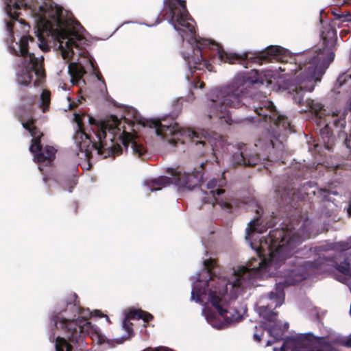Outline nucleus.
<instances>
[{"instance_id":"f257e3e1","label":"nucleus","mask_w":351,"mask_h":351,"mask_svg":"<svg viewBox=\"0 0 351 351\" xmlns=\"http://www.w3.org/2000/svg\"><path fill=\"white\" fill-rule=\"evenodd\" d=\"M308 224L306 220L298 229L293 224L284 225L281 228L270 230L266 237H259L264 230L259 227L258 218L250 221L245 238L256 257L234 270L230 280L213 271L217 265L215 259L203 260L204 268L191 277V300L202 305V313L206 322L217 329L240 322L246 309L239 305L236 298L247 286L253 285L256 279L274 275V271L284 265V271L280 272L285 280L277 283L274 290L267 295L261 297L257 307L260 316L273 323L267 326L269 334L275 341L281 339L283 330L273 310L284 302V287L305 278L301 265L293 269L287 267L295 263L293 255L298 252L297 247L310 238Z\"/></svg>"},{"instance_id":"f03ea898","label":"nucleus","mask_w":351,"mask_h":351,"mask_svg":"<svg viewBox=\"0 0 351 351\" xmlns=\"http://www.w3.org/2000/svg\"><path fill=\"white\" fill-rule=\"evenodd\" d=\"M335 34V31L331 28L326 35L324 32H322V44L298 56L299 64L294 66L295 69L287 68V64H283V66L274 69H267L262 73L265 80L257 70L253 69L248 75H235L230 82L208 93L205 114L209 118H224L225 121L230 124L228 122L230 109L252 105V108L259 118L250 117L247 119L254 122L263 121L274 124V126H271V130L274 139H260L254 145L255 147L263 149L265 153L262 154L245 145H228V149L232 152L233 164L252 166L258 164L261 159L276 160L283 152L284 146L279 138L282 137L283 140L291 132L290 122L287 118L278 113L273 102L267 99L266 96H250L252 86L263 85L265 83L271 84V79L279 77L278 70L294 72L289 93L294 102L302 108L301 111H312L319 118L328 114L321 103L304 97L306 93H311L315 85L321 82L322 76L334 59Z\"/></svg>"},{"instance_id":"7ed1b4c3","label":"nucleus","mask_w":351,"mask_h":351,"mask_svg":"<svg viewBox=\"0 0 351 351\" xmlns=\"http://www.w3.org/2000/svg\"><path fill=\"white\" fill-rule=\"evenodd\" d=\"M26 6L24 0H5L8 16L5 19V40L10 52L19 57L14 66L15 80L24 86L37 85L45 77L44 58L30 51L33 47L47 51L53 44L62 58L69 60L75 54L74 48L79 50L87 42L83 27L68 16L62 7L47 2L29 11L35 24V41L28 35L29 25L17 18L20 10Z\"/></svg>"},{"instance_id":"20e7f679","label":"nucleus","mask_w":351,"mask_h":351,"mask_svg":"<svg viewBox=\"0 0 351 351\" xmlns=\"http://www.w3.org/2000/svg\"><path fill=\"white\" fill-rule=\"evenodd\" d=\"M160 14L173 26L183 40L181 56L189 71L186 74V79L194 88H202L204 85L202 82L196 81L199 75L195 74L196 71L213 70V66L206 60L207 49L215 51L221 62L237 63L245 67L250 62L263 64L269 62L287 61L289 51L280 46L271 45L263 51L238 54L225 51L215 42L200 38L196 34L195 21L189 15L184 0H163V8Z\"/></svg>"},{"instance_id":"39448f33","label":"nucleus","mask_w":351,"mask_h":351,"mask_svg":"<svg viewBox=\"0 0 351 351\" xmlns=\"http://www.w3.org/2000/svg\"><path fill=\"white\" fill-rule=\"evenodd\" d=\"M74 120L77 126L73 137L78 149L76 154L78 165L84 170L91 167L94 154L100 156L103 149L113 147L114 144L108 145V140L111 143L114 141L117 145L121 143L127 149L130 147L134 156L143 159L146 153L145 147L125 131L124 121L117 117L110 115L96 121L89 115L75 113Z\"/></svg>"},{"instance_id":"423d86ee","label":"nucleus","mask_w":351,"mask_h":351,"mask_svg":"<svg viewBox=\"0 0 351 351\" xmlns=\"http://www.w3.org/2000/svg\"><path fill=\"white\" fill-rule=\"evenodd\" d=\"M75 293H70L55 308L51 317V324L57 329L62 330L72 342L82 341L86 333L94 332L99 343L104 341L99 329L88 321L91 312L78 306Z\"/></svg>"},{"instance_id":"0eeeda50","label":"nucleus","mask_w":351,"mask_h":351,"mask_svg":"<svg viewBox=\"0 0 351 351\" xmlns=\"http://www.w3.org/2000/svg\"><path fill=\"white\" fill-rule=\"evenodd\" d=\"M140 124L144 128L152 130L156 136L162 138L171 137L168 142L172 145H176L180 142V137H187L201 152L202 147H210L211 150L215 151L222 143L221 137L217 134L210 135L205 130L195 132L189 128H182L176 123L167 124L156 119H142Z\"/></svg>"},{"instance_id":"6e6552de","label":"nucleus","mask_w":351,"mask_h":351,"mask_svg":"<svg viewBox=\"0 0 351 351\" xmlns=\"http://www.w3.org/2000/svg\"><path fill=\"white\" fill-rule=\"evenodd\" d=\"M226 184L223 173L218 176L217 178L210 179L206 184L208 191L204 192L205 196L202 197V199L205 203L211 204L215 209L219 208L225 213H230L232 206L230 199L226 196L225 190L222 189Z\"/></svg>"},{"instance_id":"1a4fd4ad","label":"nucleus","mask_w":351,"mask_h":351,"mask_svg":"<svg viewBox=\"0 0 351 351\" xmlns=\"http://www.w3.org/2000/svg\"><path fill=\"white\" fill-rule=\"evenodd\" d=\"M172 178L160 176L156 179L145 180L143 182L145 192H152L160 190L171 184L174 183L179 187H185L191 189L195 184L197 178L193 173L176 171L172 174Z\"/></svg>"},{"instance_id":"9d476101","label":"nucleus","mask_w":351,"mask_h":351,"mask_svg":"<svg viewBox=\"0 0 351 351\" xmlns=\"http://www.w3.org/2000/svg\"><path fill=\"white\" fill-rule=\"evenodd\" d=\"M21 123L32 136L29 150L34 154V160L38 162H45L46 165L51 163L55 158L56 149L49 145H46L45 147L41 146L40 138L43 133L33 125L32 119H28L27 121L21 120Z\"/></svg>"},{"instance_id":"9b49d317","label":"nucleus","mask_w":351,"mask_h":351,"mask_svg":"<svg viewBox=\"0 0 351 351\" xmlns=\"http://www.w3.org/2000/svg\"><path fill=\"white\" fill-rule=\"evenodd\" d=\"M133 318L142 319L145 322H147L153 319V315L147 312L139 309H134L129 311L125 315L122 324V327L125 330V333L121 337V340L117 341L118 343H123L124 340L130 339L132 335V324L130 322V319Z\"/></svg>"},{"instance_id":"f8f14e48","label":"nucleus","mask_w":351,"mask_h":351,"mask_svg":"<svg viewBox=\"0 0 351 351\" xmlns=\"http://www.w3.org/2000/svg\"><path fill=\"white\" fill-rule=\"evenodd\" d=\"M68 73L71 77V82L73 85H75L82 88L85 85V81L83 76L86 74V71L81 62H71L68 65Z\"/></svg>"},{"instance_id":"ddd939ff","label":"nucleus","mask_w":351,"mask_h":351,"mask_svg":"<svg viewBox=\"0 0 351 351\" xmlns=\"http://www.w3.org/2000/svg\"><path fill=\"white\" fill-rule=\"evenodd\" d=\"M351 87V71L342 73L339 75L332 91L339 94L342 91H347ZM347 108L351 110V97L347 103Z\"/></svg>"},{"instance_id":"4468645a","label":"nucleus","mask_w":351,"mask_h":351,"mask_svg":"<svg viewBox=\"0 0 351 351\" xmlns=\"http://www.w3.org/2000/svg\"><path fill=\"white\" fill-rule=\"evenodd\" d=\"M50 104V93L47 90H43L38 104V107L42 110L43 112H45Z\"/></svg>"},{"instance_id":"2eb2a0df","label":"nucleus","mask_w":351,"mask_h":351,"mask_svg":"<svg viewBox=\"0 0 351 351\" xmlns=\"http://www.w3.org/2000/svg\"><path fill=\"white\" fill-rule=\"evenodd\" d=\"M339 23L351 22V14L349 12H340L336 15V21Z\"/></svg>"},{"instance_id":"dca6fc26","label":"nucleus","mask_w":351,"mask_h":351,"mask_svg":"<svg viewBox=\"0 0 351 351\" xmlns=\"http://www.w3.org/2000/svg\"><path fill=\"white\" fill-rule=\"evenodd\" d=\"M76 178L75 176H72L64 184V190H67L69 192H72L73 189L76 185Z\"/></svg>"},{"instance_id":"f3484780","label":"nucleus","mask_w":351,"mask_h":351,"mask_svg":"<svg viewBox=\"0 0 351 351\" xmlns=\"http://www.w3.org/2000/svg\"><path fill=\"white\" fill-rule=\"evenodd\" d=\"M335 340L343 346L351 347V334L345 338L338 334L335 336Z\"/></svg>"},{"instance_id":"a211bd4d","label":"nucleus","mask_w":351,"mask_h":351,"mask_svg":"<svg viewBox=\"0 0 351 351\" xmlns=\"http://www.w3.org/2000/svg\"><path fill=\"white\" fill-rule=\"evenodd\" d=\"M143 351H174L172 349H170L167 347H158L156 348H147L144 350Z\"/></svg>"},{"instance_id":"6ab92c4d","label":"nucleus","mask_w":351,"mask_h":351,"mask_svg":"<svg viewBox=\"0 0 351 351\" xmlns=\"http://www.w3.org/2000/svg\"><path fill=\"white\" fill-rule=\"evenodd\" d=\"M331 12H332V14L334 15L335 16V21H336V15L339 14L340 12L338 11V9L337 8H334V9H331Z\"/></svg>"},{"instance_id":"aec40b11","label":"nucleus","mask_w":351,"mask_h":351,"mask_svg":"<svg viewBox=\"0 0 351 351\" xmlns=\"http://www.w3.org/2000/svg\"><path fill=\"white\" fill-rule=\"evenodd\" d=\"M194 99V96H193V93H190L188 96H187V98H186V100L188 101H191Z\"/></svg>"},{"instance_id":"412c9836","label":"nucleus","mask_w":351,"mask_h":351,"mask_svg":"<svg viewBox=\"0 0 351 351\" xmlns=\"http://www.w3.org/2000/svg\"><path fill=\"white\" fill-rule=\"evenodd\" d=\"M254 339H255L256 341H258V342L261 341V335H258V334H256V333H255V334L254 335Z\"/></svg>"},{"instance_id":"4be33fe9","label":"nucleus","mask_w":351,"mask_h":351,"mask_svg":"<svg viewBox=\"0 0 351 351\" xmlns=\"http://www.w3.org/2000/svg\"><path fill=\"white\" fill-rule=\"evenodd\" d=\"M159 23H160V21H159V19L158 18L155 24H153V25H148L147 23H143V24L145 25V26H147V27H152V26H154V25H155L156 24H158Z\"/></svg>"},{"instance_id":"5701e85b","label":"nucleus","mask_w":351,"mask_h":351,"mask_svg":"<svg viewBox=\"0 0 351 351\" xmlns=\"http://www.w3.org/2000/svg\"><path fill=\"white\" fill-rule=\"evenodd\" d=\"M88 62H89V64H90V67H91V68H92V69L94 71V70H95V67H94V64H93V60L89 59V60H88Z\"/></svg>"},{"instance_id":"b1692460","label":"nucleus","mask_w":351,"mask_h":351,"mask_svg":"<svg viewBox=\"0 0 351 351\" xmlns=\"http://www.w3.org/2000/svg\"><path fill=\"white\" fill-rule=\"evenodd\" d=\"M288 326H289L288 323H287V322H286V323H285V328H284V329H282V330H283V331H284L285 330H287V329L288 328Z\"/></svg>"},{"instance_id":"393cba45","label":"nucleus","mask_w":351,"mask_h":351,"mask_svg":"<svg viewBox=\"0 0 351 351\" xmlns=\"http://www.w3.org/2000/svg\"><path fill=\"white\" fill-rule=\"evenodd\" d=\"M272 343H273V342H271V341H268L267 342L266 346H271V345L272 344Z\"/></svg>"},{"instance_id":"a878e982","label":"nucleus","mask_w":351,"mask_h":351,"mask_svg":"<svg viewBox=\"0 0 351 351\" xmlns=\"http://www.w3.org/2000/svg\"><path fill=\"white\" fill-rule=\"evenodd\" d=\"M261 212H262V209H261V208H258L256 210V213L259 215Z\"/></svg>"},{"instance_id":"bb28decb","label":"nucleus","mask_w":351,"mask_h":351,"mask_svg":"<svg viewBox=\"0 0 351 351\" xmlns=\"http://www.w3.org/2000/svg\"><path fill=\"white\" fill-rule=\"evenodd\" d=\"M348 212L349 214H351V204L349 206V208L348 209Z\"/></svg>"},{"instance_id":"cd10ccee","label":"nucleus","mask_w":351,"mask_h":351,"mask_svg":"<svg viewBox=\"0 0 351 351\" xmlns=\"http://www.w3.org/2000/svg\"><path fill=\"white\" fill-rule=\"evenodd\" d=\"M338 116V113L336 112H332V117Z\"/></svg>"},{"instance_id":"c85d7f7f","label":"nucleus","mask_w":351,"mask_h":351,"mask_svg":"<svg viewBox=\"0 0 351 351\" xmlns=\"http://www.w3.org/2000/svg\"><path fill=\"white\" fill-rule=\"evenodd\" d=\"M38 169L40 171H42L43 170V168H42V165L41 164H39L38 165Z\"/></svg>"},{"instance_id":"c756f323","label":"nucleus","mask_w":351,"mask_h":351,"mask_svg":"<svg viewBox=\"0 0 351 351\" xmlns=\"http://www.w3.org/2000/svg\"><path fill=\"white\" fill-rule=\"evenodd\" d=\"M105 317L107 322H110L109 317L107 315H105Z\"/></svg>"},{"instance_id":"7c9ffc66","label":"nucleus","mask_w":351,"mask_h":351,"mask_svg":"<svg viewBox=\"0 0 351 351\" xmlns=\"http://www.w3.org/2000/svg\"><path fill=\"white\" fill-rule=\"evenodd\" d=\"M97 77L98 80H99V81L101 80V77L97 74Z\"/></svg>"},{"instance_id":"2f4dec72","label":"nucleus","mask_w":351,"mask_h":351,"mask_svg":"<svg viewBox=\"0 0 351 351\" xmlns=\"http://www.w3.org/2000/svg\"><path fill=\"white\" fill-rule=\"evenodd\" d=\"M350 314L351 315V303H350Z\"/></svg>"},{"instance_id":"473e14b6","label":"nucleus","mask_w":351,"mask_h":351,"mask_svg":"<svg viewBox=\"0 0 351 351\" xmlns=\"http://www.w3.org/2000/svg\"><path fill=\"white\" fill-rule=\"evenodd\" d=\"M274 351H278V350L276 348H274Z\"/></svg>"},{"instance_id":"72a5a7b5","label":"nucleus","mask_w":351,"mask_h":351,"mask_svg":"<svg viewBox=\"0 0 351 351\" xmlns=\"http://www.w3.org/2000/svg\"><path fill=\"white\" fill-rule=\"evenodd\" d=\"M201 166H202V169H204V164H201Z\"/></svg>"}]
</instances>
